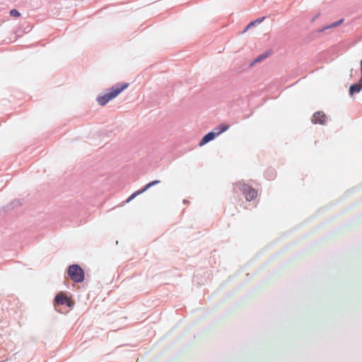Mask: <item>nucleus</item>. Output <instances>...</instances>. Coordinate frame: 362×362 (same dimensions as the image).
<instances>
[{"label": "nucleus", "mask_w": 362, "mask_h": 362, "mask_svg": "<svg viewBox=\"0 0 362 362\" xmlns=\"http://www.w3.org/2000/svg\"><path fill=\"white\" fill-rule=\"evenodd\" d=\"M129 86V83H125L123 84H117L112 87L109 91L103 95L99 96L97 98L98 103L103 106L109 101L115 98L122 91L125 90Z\"/></svg>", "instance_id": "f257e3e1"}, {"label": "nucleus", "mask_w": 362, "mask_h": 362, "mask_svg": "<svg viewBox=\"0 0 362 362\" xmlns=\"http://www.w3.org/2000/svg\"><path fill=\"white\" fill-rule=\"evenodd\" d=\"M235 189L241 191L247 201H252L257 197V191L242 182L235 183Z\"/></svg>", "instance_id": "f03ea898"}, {"label": "nucleus", "mask_w": 362, "mask_h": 362, "mask_svg": "<svg viewBox=\"0 0 362 362\" xmlns=\"http://www.w3.org/2000/svg\"><path fill=\"white\" fill-rule=\"evenodd\" d=\"M69 276L76 283H81L84 280V272L78 264H71L67 271Z\"/></svg>", "instance_id": "7ed1b4c3"}, {"label": "nucleus", "mask_w": 362, "mask_h": 362, "mask_svg": "<svg viewBox=\"0 0 362 362\" xmlns=\"http://www.w3.org/2000/svg\"><path fill=\"white\" fill-rule=\"evenodd\" d=\"M230 126L226 124H221L216 129H218L217 132H209L206 134L200 141L199 146H204L206 143L213 140L216 136H218L221 133L226 132L229 129Z\"/></svg>", "instance_id": "20e7f679"}, {"label": "nucleus", "mask_w": 362, "mask_h": 362, "mask_svg": "<svg viewBox=\"0 0 362 362\" xmlns=\"http://www.w3.org/2000/svg\"><path fill=\"white\" fill-rule=\"evenodd\" d=\"M327 119V116L323 112H317L313 115L312 122L314 124H325Z\"/></svg>", "instance_id": "39448f33"}, {"label": "nucleus", "mask_w": 362, "mask_h": 362, "mask_svg": "<svg viewBox=\"0 0 362 362\" xmlns=\"http://www.w3.org/2000/svg\"><path fill=\"white\" fill-rule=\"evenodd\" d=\"M54 302L56 304L67 305L69 307H71L72 304L71 300L62 293H59L56 296Z\"/></svg>", "instance_id": "423d86ee"}, {"label": "nucleus", "mask_w": 362, "mask_h": 362, "mask_svg": "<svg viewBox=\"0 0 362 362\" xmlns=\"http://www.w3.org/2000/svg\"><path fill=\"white\" fill-rule=\"evenodd\" d=\"M160 182V180H153L152 182H150L149 183H148L144 189H140V190H138L135 192H134L127 200V202H129L130 201H132L133 199H134L137 195L144 192L146 190H147L148 188H150L151 187L156 185V184H158Z\"/></svg>", "instance_id": "0eeeda50"}, {"label": "nucleus", "mask_w": 362, "mask_h": 362, "mask_svg": "<svg viewBox=\"0 0 362 362\" xmlns=\"http://www.w3.org/2000/svg\"><path fill=\"white\" fill-rule=\"evenodd\" d=\"M362 89V79L360 80L358 83L351 85L349 88V93L353 95L355 93H358Z\"/></svg>", "instance_id": "6e6552de"}, {"label": "nucleus", "mask_w": 362, "mask_h": 362, "mask_svg": "<svg viewBox=\"0 0 362 362\" xmlns=\"http://www.w3.org/2000/svg\"><path fill=\"white\" fill-rule=\"evenodd\" d=\"M344 21V19H341L338 21H336L333 23H332L331 25H327L326 27H324L323 28H322L321 30H320V32H323L325 31V30H327V29H329V28H336L337 27L338 25H341Z\"/></svg>", "instance_id": "1a4fd4ad"}, {"label": "nucleus", "mask_w": 362, "mask_h": 362, "mask_svg": "<svg viewBox=\"0 0 362 362\" xmlns=\"http://www.w3.org/2000/svg\"><path fill=\"white\" fill-rule=\"evenodd\" d=\"M267 57H268V54H267V53H264V54H262L259 55L258 57H257L254 60V62L252 63V65H253V64H255L256 63L260 62L263 59H266Z\"/></svg>", "instance_id": "9d476101"}, {"label": "nucleus", "mask_w": 362, "mask_h": 362, "mask_svg": "<svg viewBox=\"0 0 362 362\" xmlns=\"http://www.w3.org/2000/svg\"><path fill=\"white\" fill-rule=\"evenodd\" d=\"M10 14L11 16L13 17H19L20 16V13L16 10V9H12L11 11H10Z\"/></svg>", "instance_id": "9b49d317"}, {"label": "nucleus", "mask_w": 362, "mask_h": 362, "mask_svg": "<svg viewBox=\"0 0 362 362\" xmlns=\"http://www.w3.org/2000/svg\"><path fill=\"white\" fill-rule=\"evenodd\" d=\"M360 64H361V79H362V59L361 60Z\"/></svg>", "instance_id": "f8f14e48"}, {"label": "nucleus", "mask_w": 362, "mask_h": 362, "mask_svg": "<svg viewBox=\"0 0 362 362\" xmlns=\"http://www.w3.org/2000/svg\"><path fill=\"white\" fill-rule=\"evenodd\" d=\"M252 25H253V23H250V24H248L247 28H250Z\"/></svg>", "instance_id": "ddd939ff"}]
</instances>
